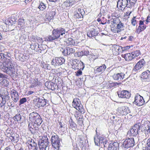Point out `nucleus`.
I'll return each mask as SVG.
<instances>
[{
  "label": "nucleus",
  "mask_w": 150,
  "mask_h": 150,
  "mask_svg": "<svg viewBox=\"0 0 150 150\" xmlns=\"http://www.w3.org/2000/svg\"><path fill=\"white\" fill-rule=\"evenodd\" d=\"M67 32H66L64 28L60 27L56 29H54L52 31V35H48L46 38H45V41L52 42L59 38L63 39L64 41L67 38Z\"/></svg>",
  "instance_id": "f257e3e1"
},
{
  "label": "nucleus",
  "mask_w": 150,
  "mask_h": 150,
  "mask_svg": "<svg viewBox=\"0 0 150 150\" xmlns=\"http://www.w3.org/2000/svg\"><path fill=\"white\" fill-rule=\"evenodd\" d=\"M0 68L2 71L9 75L16 74V72L15 71L14 67L10 59L8 60V62L7 61L5 65L3 63H1Z\"/></svg>",
  "instance_id": "f03ea898"
},
{
  "label": "nucleus",
  "mask_w": 150,
  "mask_h": 150,
  "mask_svg": "<svg viewBox=\"0 0 150 150\" xmlns=\"http://www.w3.org/2000/svg\"><path fill=\"white\" fill-rule=\"evenodd\" d=\"M29 119L31 122H34V123L40 125L42 120L40 115L37 113L33 112L29 115Z\"/></svg>",
  "instance_id": "7ed1b4c3"
},
{
  "label": "nucleus",
  "mask_w": 150,
  "mask_h": 150,
  "mask_svg": "<svg viewBox=\"0 0 150 150\" xmlns=\"http://www.w3.org/2000/svg\"><path fill=\"white\" fill-rule=\"evenodd\" d=\"M9 95V93L6 90L0 93V107H1L4 105L10 99Z\"/></svg>",
  "instance_id": "20e7f679"
},
{
  "label": "nucleus",
  "mask_w": 150,
  "mask_h": 150,
  "mask_svg": "<svg viewBox=\"0 0 150 150\" xmlns=\"http://www.w3.org/2000/svg\"><path fill=\"white\" fill-rule=\"evenodd\" d=\"M61 139H59L58 136L56 134V135H52L51 139L52 146L56 149L57 148L58 150L61 146Z\"/></svg>",
  "instance_id": "39448f33"
},
{
  "label": "nucleus",
  "mask_w": 150,
  "mask_h": 150,
  "mask_svg": "<svg viewBox=\"0 0 150 150\" xmlns=\"http://www.w3.org/2000/svg\"><path fill=\"white\" fill-rule=\"evenodd\" d=\"M134 139L133 138H128L125 139L123 142L122 146L125 148H128L133 146L134 145Z\"/></svg>",
  "instance_id": "423d86ee"
},
{
  "label": "nucleus",
  "mask_w": 150,
  "mask_h": 150,
  "mask_svg": "<svg viewBox=\"0 0 150 150\" xmlns=\"http://www.w3.org/2000/svg\"><path fill=\"white\" fill-rule=\"evenodd\" d=\"M73 106L77 110L82 112H83V106L81 103L80 100L79 98H75L74 99Z\"/></svg>",
  "instance_id": "0eeeda50"
},
{
  "label": "nucleus",
  "mask_w": 150,
  "mask_h": 150,
  "mask_svg": "<svg viewBox=\"0 0 150 150\" xmlns=\"http://www.w3.org/2000/svg\"><path fill=\"white\" fill-rule=\"evenodd\" d=\"M28 122V127L29 130L32 134H36L38 132V126L40 125L34 123V122Z\"/></svg>",
  "instance_id": "6e6552de"
},
{
  "label": "nucleus",
  "mask_w": 150,
  "mask_h": 150,
  "mask_svg": "<svg viewBox=\"0 0 150 150\" xmlns=\"http://www.w3.org/2000/svg\"><path fill=\"white\" fill-rule=\"evenodd\" d=\"M133 103L137 106H141L144 104L145 102L143 97L139 94H137L135 96L134 101Z\"/></svg>",
  "instance_id": "1a4fd4ad"
},
{
  "label": "nucleus",
  "mask_w": 150,
  "mask_h": 150,
  "mask_svg": "<svg viewBox=\"0 0 150 150\" xmlns=\"http://www.w3.org/2000/svg\"><path fill=\"white\" fill-rule=\"evenodd\" d=\"M139 122L134 125V126L131 128L130 131H128V134H130V135L134 136L139 135V133L140 132L139 130Z\"/></svg>",
  "instance_id": "9d476101"
},
{
  "label": "nucleus",
  "mask_w": 150,
  "mask_h": 150,
  "mask_svg": "<svg viewBox=\"0 0 150 150\" xmlns=\"http://www.w3.org/2000/svg\"><path fill=\"white\" fill-rule=\"evenodd\" d=\"M33 101L34 102H37V104L38 108L44 107L47 104V101L48 102V101L43 97L42 98H36L33 100Z\"/></svg>",
  "instance_id": "9b49d317"
},
{
  "label": "nucleus",
  "mask_w": 150,
  "mask_h": 150,
  "mask_svg": "<svg viewBox=\"0 0 150 150\" xmlns=\"http://www.w3.org/2000/svg\"><path fill=\"white\" fill-rule=\"evenodd\" d=\"M64 59L61 57H56L53 59L51 62L52 65L54 66L61 65L65 62Z\"/></svg>",
  "instance_id": "f8f14e48"
},
{
  "label": "nucleus",
  "mask_w": 150,
  "mask_h": 150,
  "mask_svg": "<svg viewBox=\"0 0 150 150\" xmlns=\"http://www.w3.org/2000/svg\"><path fill=\"white\" fill-rule=\"evenodd\" d=\"M117 93L119 97L121 98H129L131 96L130 93L126 90L118 91Z\"/></svg>",
  "instance_id": "ddd939ff"
},
{
  "label": "nucleus",
  "mask_w": 150,
  "mask_h": 150,
  "mask_svg": "<svg viewBox=\"0 0 150 150\" xmlns=\"http://www.w3.org/2000/svg\"><path fill=\"white\" fill-rule=\"evenodd\" d=\"M105 137L102 135H98L96 137H94V140L96 145L97 146H100V144L102 146Z\"/></svg>",
  "instance_id": "4468645a"
},
{
  "label": "nucleus",
  "mask_w": 150,
  "mask_h": 150,
  "mask_svg": "<svg viewBox=\"0 0 150 150\" xmlns=\"http://www.w3.org/2000/svg\"><path fill=\"white\" fill-rule=\"evenodd\" d=\"M124 24L122 23L120 21L117 24V26L115 27V25H114L113 27H112V28L113 29V30L115 33L117 32V33L120 32V31L123 30V28L124 27Z\"/></svg>",
  "instance_id": "2eb2a0df"
},
{
  "label": "nucleus",
  "mask_w": 150,
  "mask_h": 150,
  "mask_svg": "<svg viewBox=\"0 0 150 150\" xmlns=\"http://www.w3.org/2000/svg\"><path fill=\"white\" fill-rule=\"evenodd\" d=\"M99 33L98 30L96 29L93 28L88 31L87 35L91 38L93 37L97 40L96 37V36L98 35Z\"/></svg>",
  "instance_id": "dca6fc26"
},
{
  "label": "nucleus",
  "mask_w": 150,
  "mask_h": 150,
  "mask_svg": "<svg viewBox=\"0 0 150 150\" xmlns=\"http://www.w3.org/2000/svg\"><path fill=\"white\" fill-rule=\"evenodd\" d=\"M45 85L48 89L52 91L54 90L58 87L56 84L50 81H46L45 83Z\"/></svg>",
  "instance_id": "f3484780"
},
{
  "label": "nucleus",
  "mask_w": 150,
  "mask_h": 150,
  "mask_svg": "<svg viewBox=\"0 0 150 150\" xmlns=\"http://www.w3.org/2000/svg\"><path fill=\"white\" fill-rule=\"evenodd\" d=\"M145 64V62L143 59L140 60L135 65L134 70L135 71H136L142 68Z\"/></svg>",
  "instance_id": "a211bd4d"
},
{
  "label": "nucleus",
  "mask_w": 150,
  "mask_h": 150,
  "mask_svg": "<svg viewBox=\"0 0 150 150\" xmlns=\"http://www.w3.org/2000/svg\"><path fill=\"white\" fill-rule=\"evenodd\" d=\"M125 74L122 72L115 74L112 76L113 78L115 80H121L125 78Z\"/></svg>",
  "instance_id": "6ab92c4d"
},
{
  "label": "nucleus",
  "mask_w": 150,
  "mask_h": 150,
  "mask_svg": "<svg viewBox=\"0 0 150 150\" xmlns=\"http://www.w3.org/2000/svg\"><path fill=\"white\" fill-rule=\"evenodd\" d=\"M127 0H118L117 1V7H118V5L119 4V7L120 8L121 10H123L126 7Z\"/></svg>",
  "instance_id": "aec40b11"
},
{
  "label": "nucleus",
  "mask_w": 150,
  "mask_h": 150,
  "mask_svg": "<svg viewBox=\"0 0 150 150\" xmlns=\"http://www.w3.org/2000/svg\"><path fill=\"white\" fill-rule=\"evenodd\" d=\"M11 97L12 100L14 102L16 103L19 100L18 93L15 90H13L11 91Z\"/></svg>",
  "instance_id": "412c9836"
},
{
  "label": "nucleus",
  "mask_w": 150,
  "mask_h": 150,
  "mask_svg": "<svg viewBox=\"0 0 150 150\" xmlns=\"http://www.w3.org/2000/svg\"><path fill=\"white\" fill-rule=\"evenodd\" d=\"M141 77L144 79H146L148 81H150V71L147 70L143 72L142 74Z\"/></svg>",
  "instance_id": "4be33fe9"
},
{
  "label": "nucleus",
  "mask_w": 150,
  "mask_h": 150,
  "mask_svg": "<svg viewBox=\"0 0 150 150\" xmlns=\"http://www.w3.org/2000/svg\"><path fill=\"white\" fill-rule=\"evenodd\" d=\"M118 146V143L117 142H111L108 146V150H116Z\"/></svg>",
  "instance_id": "5701e85b"
},
{
  "label": "nucleus",
  "mask_w": 150,
  "mask_h": 150,
  "mask_svg": "<svg viewBox=\"0 0 150 150\" xmlns=\"http://www.w3.org/2000/svg\"><path fill=\"white\" fill-rule=\"evenodd\" d=\"M10 140L13 142H18L19 140V135L16 134H10Z\"/></svg>",
  "instance_id": "b1692460"
},
{
  "label": "nucleus",
  "mask_w": 150,
  "mask_h": 150,
  "mask_svg": "<svg viewBox=\"0 0 150 150\" xmlns=\"http://www.w3.org/2000/svg\"><path fill=\"white\" fill-rule=\"evenodd\" d=\"M106 67L105 64L103 65L102 66H100L98 68L95 69L94 72L95 73H100L101 74L106 69Z\"/></svg>",
  "instance_id": "393cba45"
},
{
  "label": "nucleus",
  "mask_w": 150,
  "mask_h": 150,
  "mask_svg": "<svg viewBox=\"0 0 150 150\" xmlns=\"http://www.w3.org/2000/svg\"><path fill=\"white\" fill-rule=\"evenodd\" d=\"M38 143H42L46 145H49V142L48 141V139L47 136L42 137L41 139H40L38 142Z\"/></svg>",
  "instance_id": "a878e982"
},
{
  "label": "nucleus",
  "mask_w": 150,
  "mask_h": 150,
  "mask_svg": "<svg viewBox=\"0 0 150 150\" xmlns=\"http://www.w3.org/2000/svg\"><path fill=\"white\" fill-rule=\"evenodd\" d=\"M124 58L126 61L131 60L134 58V56L130 53H127L124 55Z\"/></svg>",
  "instance_id": "bb28decb"
},
{
  "label": "nucleus",
  "mask_w": 150,
  "mask_h": 150,
  "mask_svg": "<svg viewBox=\"0 0 150 150\" xmlns=\"http://www.w3.org/2000/svg\"><path fill=\"white\" fill-rule=\"evenodd\" d=\"M146 27V25H139L138 28H136V32L137 34H139L145 30Z\"/></svg>",
  "instance_id": "cd10ccee"
},
{
  "label": "nucleus",
  "mask_w": 150,
  "mask_h": 150,
  "mask_svg": "<svg viewBox=\"0 0 150 150\" xmlns=\"http://www.w3.org/2000/svg\"><path fill=\"white\" fill-rule=\"evenodd\" d=\"M9 55L10 54L8 52H6L4 54L2 52H0V59L3 60H5V59L7 57H10Z\"/></svg>",
  "instance_id": "c85d7f7f"
},
{
  "label": "nucleus",
  "mask_w": 150,
  "mask_h": 150,
  "mask_svg": "<svg viewBox=\"0 0 150 150\" xmlns=\"http://www.w3.org/2000/svg\"><path fill=\"white\" fill-rule=\"evenodd\" d=\"M69 122L70 126L72 129L74 131L76 130L77 128L76 124L73 121L71 118Z\"/></svg>",
  "instance_id": "c756f323"
},
{
  "label": "nucleus",
  "mask_w": 150,
  "mask_h": 150,
  "mask_svg": "<svg viewBox=\"0 0 150 150\" xmlns=\"http://www.w3.org/2000/svg\"><path fill=\"white\" fill-rule=\"evenodd\" d=\"M28 142L32 147L31 148H35L36 147H38L37 143L35 142L33 139H31L30 140H29Z\"/></svg>",
  "instance_id": "7c9ffc66"
},
{
  "label": "nucleus",
  "mask_w": 150,
  "mask_h": 150,
  "mask_svg": "<svg viewBox=\"0 0 150 150\" xmlns=\"http://www.w3.org/2000/svg\"><path fill=\"white\" fill-rule=\"evenodd\" d=\"M76 115L77 116L75 115V117H76V119L78 120V123L79 125L82 126V125H83V122L82 118V116L80 115V117L78 116L77 115Z\"/></svg>",
  "instance_id": "2f4dec72"
},
{
  "label": "nucleus",
  "mask_w": 150,
  "mask_h": 150,
  "mask_svg": "<svg viewBox=\"0 0 150 150\" xmlns=\"http://www.w3.org/2000/svg\"><path fill=\"white\" fill-rule=\"evenodd\" d=\"M118 109L120 112H123L124 114H127L128 113V112L127 111V110L128 109L126 108L125 106L119 107Z\"/></svg>",
  "instance_id": "473e14b6"
},
{
  "label": "nucleus",
  "mask_w": 150,
  "mask_h": 150,
  "mask_svg": "<svg viewBox=\"0 0 150 150\" xmlns=\"http://www.w3.org/2000/svg\"><path fill=\"white\" fill-rule=\"evenodd\" d=\"M38 145L40 150H46V148L48 146V145H46L44 144L39 143H38Z\"/></svg>",
  "instance_id": "72a5a7b5"
},
{
  "label": "nucleus",
  "mask_w": 150,
  "mask_h": 150,
  "mask_svg": "<svg viewBox=\"0 0 150 150\" xmlns=\"http://www.w3.org/2000/svg\"><path fill=\"white\" fill-rule=\"evenodd\" d=\"M18 25L19 27H23L24 26L25 22L23 19H19L18 21Z\"/></svg>",
  "instance_id": "f704fd0d"
},
{
  "label": "nucleus",
  "mask_w": 150,
  "mask_h": 150,
  "mask_svg": "<svg viewBox=\"0 0 150 150\" xmlns=\"http://www.w3.org/2000/svg\"><path fill=\"white\" fill-rule=\"evenodd\" d=\"M46 4L43 3L42 2H40V5L38 8L41 11H43V10L46 9Z\"/></svg>",
  "instance_id": "c9c22d12"
},
{
  "label": "nucleus",
  "mask_w": 150,
  "mask_h": 150,
  "mask_svg": "<svg viewBox=\"0 0 150 150\" xmlns=\"http://www.w3.org/2000/svg\"><path fill=\"white\" fill-rule=\"evenodd\" d=\"M21 117L20 114H17L13 117V120L15 122H18L19 121H21Z\"/></svg>",
  "instance_id": "e433bc0d"
},
{
  "label": "nucleus",
  "mask_w": 150,
  "mask_h": 150,
  "mask_svg": "<svg viewBox=\"0 0 150 150\" xmlns=\"http://www.w3.org/2000/svg\"><path fill=\"white\" fill-rule=\"evenodd\" d=\"M66 49L67 50L68 55H70L71 54L75 52V50L72 48L68 47H66Z\"/></svg>",
  "instance_id": "4c0bfd02"
},
{
  "label": "nucleus",
  "mask_w": 150,
  "mask_h": 150,
  "mask_svg": "<svg viewBox=\"0 0 150 150\" xmlns=\"http://www.w3.org/2000/svg\"><path fill=\"white\" fill-rule=\"evenodd\" d=\"M147 129V127H145L143 125H142L139 123V132H143L144 131V130H146V129Z\"/></svg>",
  "instance_id": "58836bf2"
},
{
  "label": "nucleus",
  "mask_w": 150,
  "mask_h": 150,
  "mask_svg": "<svg viewBox=\"0 0 150 150\" xmlns=\"http://www.w3.org/2000/svg\"><path fill=\"white\" fill-rule=\"evenodd\" d=\"M1 83L4 86L7 87L9 84V82L7 80L3 79L1 81Z\"/></svg>",
  "instance_id": "ea45409f"
},
{
  "label": "nucleus",
  "mask_w": 150,
  "mask_h": 150,
  "mask_svg": "<svg viewBox=\"0 0 150 150\" xmlns=\"http://www.w3.org/2000/svg\"><path fill=\"white\" fill-rule=\"evenodd\" d=\"M60 50L64 55L67 56H68V53H67V51L66 47H64V48H62Z\"/></svg>",
  "instance_id": "a19ab883"
},
{
  "label": "nucleus",
  "mask_w": 150,
  "mask_h": 150,
  "mask_svg": "<svg viewBox=\"0 0 150 150\" xmlns=\"http://www.w3.org/2000/svg\"><path fill=\"white\" fill-rule=\"evenodd\" d=\"M74 18H82V15L77 11L74 13Z\"/></svg>",
  "instance_id": "79ce46f5"
},
{
  "label": "nucleus",
  "mask_w": 150,
  "mask_h": 150,
  "mask_svg": "<svg viewBox=\"0 0 150 150\" xmlns=\"http://www.w3.org/2000/svg\"><path fill=\"white\" fill-rule=\"evenodd\" d=\"M67 2L71 6L75 3V1L74 0H66V1H65V4H66Z\"/></svg>",
  "instance_id": "37998d69"
},
{
  "label": "nucleus",
  "mask_w": 150,
  "mask_h": 150,
  "mask_svg": "<svg viewBox=\"0 0 150 150\" xmlns=\"http://www.w3.org/2000/svg\"><path fill=\"white\" fill-rule=\"evenodd\" d=\"M140 52L139 50H137L134 52H132L131 54H132V55L134 56V57L135 58V57H137L139 55Z\"/></svg>",
  "instance_id": "c03bdc74"
},
{
  "label": "nucleus",
  "mask_w": 150,
  "mask_h": 150,
  "mask_svg": "<svg viewBox=\"0 0 150 150\" xmlns=\"http://www.w3.org/2000/svg\"><path fill=\"white\" fill-rule=\"evenodd\" d=\"M27 101V99L25 98H23L21 99L19 101V105L23 104L24 103L26 102Z\"/></svg>",
  "instance_id": "a18cd8bd"
},
{
  "label": "nucleus",
  "mask_w": 150,
  "mask_h": 150,
  "mask_svg": "<svg viewBox=\"0 0 150 150\" xmlns=\"http://www.w3.org/2000/svg\"><path fill=\"white\" fill-rule=\"evenodd\" d=\"M80 14L82 15V18H83V15L85 14V12L83 9H81L80 8H78V11H77Z\"/></svg>",
  "instance_id": "49530a36"
},
{
  "label": "nucleus",
  "mask_w": 150,
  "mask_h": 150,
  "mask_svg": "<svg viewBox=\"0 0 150 150\" xmlns=\"http://www.w3.org/2000/svg\"><path fill=\"white\" fill-rule=\"evenodd\" d=\"M55 12L54 11H51L50 13V15L51 16H50V18H48V21H50L52 19L54 16L55 15Z\"/></svg>",
  "instance_id": "de8ad7c7"
},
{
  "label": "nucleus",
  "mask_w": 150,
  "mask_h": 150,
  "mask_svg": "<svg viewBox=\"0 0 150 150\" xmlns=\"http://www.w3.org/2000/svg\"><path fill=\"white\" fill-rule=\"evenodd\" d=\"M150 132V131H149L147 129H146V130H144V131H143V132H140L139 133V135H143L144 136L145 134L146 135V134H148V133Z\"/></svg>",
  "instance_id": "09e8293b"
},
{
  "label": "nucleus",
  "mask_w": 150,
  "mask_h": 150,
  "mask_svg": "<svg viewBox=\"0 0 150 150\" xmlns=\"http://www.w3.org/2000/svg\"><path fill=\"white\" fill-rule=\"evenodd\" d=\"M74 55L76 56H77V57H81L83 56V51H81V52H76L75 53Z\"/></svg>",
  "instance_id": "8fccbe9b"
},
{
  "label": "nucleus",
  "mask_w": 150,
  "mask_h": 150,
  "mask_svg": "<svg viewBox=\"0 0 150 150\" xmlns=\"http://www.w3.org/2000/svg\"><path fill=\"white\" fill-rule=\"evenodd\" d=\"M59 128H61L62 131H63L64 129L66 127V125L64 124H63L61 122H59Z\"/></svg>",
  "instance_id": "3c124183"
},
{
  "label": "nucleus",
  "mask_w": 150,
  "mask_h": 150,
  "mask_svg": "<svg viewBox=\"0 0 150 150\" xmlns=\"http://www.w3.org/2000/svg\"><path fill=\"white\" fill-rule=\"evenodd\" d=\"M120 21V20L118 18L114 19L112 21V25H113L114 24L117 25Z\"/></svg>",
  "instance_id": "603ef678"
},
{
  "label": "nucleus",
  "mask_w": 150,
  "mask_h": 150,
  "mask_svg": "<svg viewBox=\"0 0 150 150\" xmlns=\"http://www.w3.org/2000/svg\"><path fill=\"white\" fill-rule=\"evenodd\" d=\"M132 5L131 4V2L129 1V0H127L126 7L131 8H132Z\"/></svg>",
  "instance_id": "864d4df0"
},
{
  "label": "nucleus",
  "mask_w": 150,
  "mask_h": 150,
  "mask_svg": "<svg viewBox=\"0 0 150 150\" xmlns=\"http://www.w3.org/2000/svg\"><path fill=\"white\" fill-rule=\"evenodd\" d=\"M117 82H112L109 84V87L112 88L113 87H115L117 85Z\"/></svg>",
  "instance_id": "5fc2aeb1"
},
{
  "label": "nucleus",
  "mask_w": 150,
  "mask_h": 150,
  "mask_svg": "<svg viewBox=\"0 0 150 150\" xmlns=\"http://www.w3.org/2000/svg\"><path fill=\"white\" fill-rule=\"evenodd\" d=\"M121 47V49H122V51H125L126 50H128L130 49V46H127L126 47Z\"/></svg>",
  "instance_id": "6e6d98bb"
},
{
  "label": "nucleus",
  "mask_w": 150,
  "mask_h": 150,
  "mask_svg": "<svg viewBox=\"0 0 150 150\" xmlns=\"http://www.w3.org/2000/svg\"><path fill=\"white\" fill-rule=\"evenodd\" d=\"M15 21L14 20V21H13L11 20H10L7 21L6 22L7 23H8V24L9 25H13L15 23Z\"/></svg>",
  "instance_id": "4d7b16f0"
},
{
  "label": "nucleus",
  "mask_w": 150,
  "mask_h": 150,
  "mask_svg": "<svg viewBox=\"0 0 150 150\" xmlns=\"http://www.w3.org/2000/svg\"><path fill=\"white\" fill-rule=\"evenodd\" d=\"M147 146L148 149L150 150V138H149L147 141Z\"/></svg>",
  "instance_id": "13d9d810"
},
{
  "label": "nucleus",
  "mask_w": 150,
  "mask_h": 150,
  "mask_svg": "<svg viewBox=\"0 0 150 150\" xmlns=\"http://www.w3.org/2000/svg\"><path fill=\"white\" fill-rule=\"evenodd\" d=\"M37 41H38V42H39L40 43V42L42 43L43 42V40H42V39L40 37H37V38L36 39Z\"/></svg>",
  "instance_id": "bf43d9fd"
},
{
  "label": "nucleus",
  "mask_w": 150,
  "mask_h": 150,
  "mask_svg": "<svg viewBox=\"0 0 150 150\" xmlns=\"http://www.w3.org/2000/svg\"><path fill=\"white\" fill-rule=\"evenodd\" d=\"M83 55L87 56L89 54V52L88 50L82 51Z\"/></svg>",
  "instance_id": "052dcab7"
},
{
  "label": "nucleus",
  "mask_w": 150,
  "mask_h": 150,
  "mask_svg": "<svg viewBox=\"0 0 150 150\" xmlns=\"http://www.w3.org/2000/svg\"><path fill=\"white\" fill-rule=\"evenodd\" d=\"M136 22L137 21L135 19H132L131 20L132 24L134 26H135L136 25V24L137 23Z\"/></svg>",
  "instance_id": "680f3d73"
},
{
  "label": "nucleus",
  "mask_w": 150,
  "mask_h": 150,
  "mask_svg": "<svg viewBox=\"0 0 150 150\" xmlns=\"http://www.w3.org/2000/svg\"><path fill=\"white\" fill-rule=\"evenodd\" d=\"M147 129L148 130L149 132L150 130V122L149 121L147 122Z\"/></svg>",
  "instance_id": "e2e57ef3"
},
{
  "label": "nucleus",
  "mask_w": 150,
  "mask_h": 150,
  "mask_svg": "<svg viewBox=\"0 0 150 150\" xmlns=\"http://www.w3.org/2000/svg\"><path fill=\"white\" fill-rule=\"evenodd\" d=\"M16 31V30H15L14 29L12 30H11L10 31H9V34H11L12 35H14L15 32Z\"/></svg>",
  "instance_id": "0e129e2a"
},
{
  "label": "nucleus",
  "mask_w": 150,
  "mask_h": 150,
  "mask_svg": "<svg viewBox=\"0 0 150 150\" xmlns=\"http://www.w3.org/2000/svg\"><path fill=\"white\" fill-rule=\"evenodd\" d=\"M82 74V72L81 70H79L77 71L76 72V75L77 76H79L81 75Z\"/></svg>",
  "instance_id": "69168bd1"
},
{
  "label": "nucleus",
  "mask_w": 150,
  "mask_h": 150,
  "mask_svg": "<svg viewBox=\"0 0 150 150\" xmlns=\"http://www.w3.org/2000/svg\"><path fill=\"white\" fill-rule=\"evenodd\" d=\"M41 66L43 68L46 69L47 67V65L44 63L41 64Z\"/></svg>",
  "instance_id": "338daca9"
},
{
  "label": "nucleus",
  "mask_w": 150,
  "mask_h": 150,
  "mask_svg": "<svg viewBox=\"0 0 150 150\" xmlns=\"http://www.w3.org/2000/svg\"><path fill=\"white\" fill-rule=\"evenodd\" d=\"M4 150H13L12 147L11 146H8Z\"/></svg>",
  "instance_id": "774afa93"
}]
</instances>
